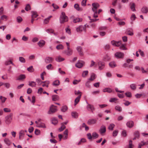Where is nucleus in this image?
Masks as SVG:
<instances>
[{
    "mask_svg": "<svg viewBox=\"0 0 148 148\" xmlns=\"http://www.w3.org/2000/svg\"><path fill=\"white\" fill-rule=\"evenodd\" d=\"M109 65L112 68H114L116 66L115 62L114 61L110 62L109 63Z\"/></svg>",
    "mask_w": 148,
    "mask_h": 148,
    "instance_id": "obj_25",
    "label": "nucleus"
},
{
    "mask_svg": "<svg viewBox=\"0 0 148 148\" xmlns=\"http://www.w3.org/2000/svg\"><path fill=\"white\" fill-rule=\"evenodd\" d=\"M125 95L127 97H131L132 96L131 93L129 91L125 92Z\"/></svg>",
    "mask_w": 148,
    "mask_h": 148,
    "instance_id": "obj_46",
    "label": "nucleus"
},
{
    "mask_svg": "<svg viewBox=\"0 0 148 148\" xmlns=\"http://www.w3.org/2000/svg\"><path fill=\"white\" fill-rule=\"evenodd\" d=\"M114 56L117 59L123 58L124 54L121 52H117L116 53Z\"/></svg>",
    "mask_w": 148,
    "mask_h": 148,
    "instance_id": "obj_4",
    "label": "nucleus"
},
{
    "mask_svg": "<svg viewBox=\"0 0 148 148\" xmlns=\"http://www.w3.org/2000/svg\"><path fill=\"white\" fill-rule=\"evenodd\" d=\"M97 121V120L95 119H92L88 120L87 123L88 125H92L95 124Z\"/></svg>",
    "mask_w": 148,
    "mask_h": 148,
    "instance_id": "obj_11",
    "label": "nucleus"
},
{
    "mask_svg": "<svg viewBox=\"0 0 148 148\" xmlns=\"http://www.w3.org/2000/svg\"><path fill=\"white\" fill-rule=\"evenodd\" d=\"M115 126V125L113 123L111 124L108 127V129L109 130H112Z\"/></svg>",
    "mask_w": 148,
    "mask_h": 148,
    "instance_id": "obj_43",
    "label": "nucleus"
},
{
    "mask_svg": "<svg viewBox=\"0 0 148 148\" xmlns=\"http://www.w3.org/2000/svg\"><path fill=\"white\" fill-rule=\"evenodd\" d=\"M127 34L130 36H133L134 35L133 30L132 29H127Z\"/></svg>",
    "mask_w": 148,
    "mask_h": 148,
    "instance_id": "obj_18",
    "label": "nucleus"
},
{
    "mask_svg": "<svg viewBox=\"0 0 148 148\" xmlns=\"http://www.w3.org/2000/svg\"><path fill=\"white\" fill-rule=\"evenodd\" d=\"M4 142L8 146H10L12 143L11 141L8 138H5V139Z\"/></svg>",
    "mask_w": 148,
    "mask_h": 148,
    "instance_id": "obj_20",
    "label": "nucleus"
},
{
    "mask_svg": "<svg viewBox=\"0 0 148 148\" xmlns=\"http://www.w3.org/2000/svg\"><path fill=\"white\" fill-rule=\"evenodd\" d=\"M7 18L8 16L5 15H3L1 17V18L2 20H4L5 19L6 20H7Z\"/></svg>",
    "mask_w": 148,
    "mask_h": 148,
    "instance_id": "obj_58",
    "label": "nucleus"
},
{
    "mask_svg": "<svg viewBox=\"0 0 148 148\" xmlns=\"http://www.w3.org/2000/svg\"><path fill=\"white\" fill-rule=\"evenodd\" d=\"M80 81V80H77L76 79H74L73 82V83L74 85H76Z\"/></svg>",
    "mask_w": 148,
    "mask_h": 148,
    "instance_id": "obj_56",
    "label": "nucleus"
},
{
    "mask_svg": "<svg viewBox=\"0 0 148 148\" xmlns=\"http://www.w3.org/2000/svg\"><path fill=\"white\" fill-rule=\"evenodd\" d=\"M19 60L20 62L22 63H25V58L22 57H20L19 58Z\"/></svg>",
    "mask_w": 148,
    "mask_h": 148,
    "instance_id": "obj_47",
    "label": "nucleus"
},
{
    "mask_svg": "<svg viewBox=\"0 0 148 148\" xmlns=\"http://www.w3.org/2000/svg\"><path fill=\"white\" fill-rule=\"evenodd\" d=\"M141 143L142 144H141L140 143H139L138 144V148H141L142 146L145 145V143H144V142L143 141H142Z\"/></svg>",
    "mask_w": 148,
    "mask_h": 148,
    "instance_id": "obj_60",
    "label": "nucleus"
},
{
    "mask_svg": "<svg viewBox=\"0 0 148 148\" xmlns=\"http://www.w3.org/2000/svg\"><path fill=\"white\" fill-rule=\"evenodd\" d=\"M141 11L143 13L147 14L148 12V8L144 6L142 8Z\"/></svg>",
    "mask_w": 148,
    "mask_h": 148,
    "instance_id": "obj_14",
    "label": "nucleus"
},
{
    "mask_svg": "<svg viewBox=\"0 0 148 148\" xmlns=\"http://www.w3.org/2000/svg\"><path fill=\"white\" fill-rule=\"evenodd\" d=\"M87 136L88 137V138L89 140H90L92 138V136H91V134L90 133H88L87 134Z\"/></svg>",
    "mask_w": 148,
    "mask_h": 148,
    "instance_id": "obj_64",
    "label": "nucleus"
},
{
    "mask_svg": "<svg viewBox=\"0 0 148 148\" xmlns=\"http://www.w3.org/2000/svg\"><path fill=\"white\" fill-rule=\"evenodd\" d=\"M25 9L26 11L30 10L31 9V8L30 5L29 4H27Z\"/></svg>",
    "mask_w": 148,
    "mask_h": 148,
    "instance_id": "obj_44",
    "label": "nucleus"
},
{
    "mask_svg": "<svg viewBox=\"0 0 148 148\" xmlns=\"http://www.w3.org/2000/svg\"><path fill=\"white\" fill-rule=\"evenodd\" d=\"M38 127H42V128H45L46 127L45 124L43 123H40L38 124Z\"/></svg>",
    "mask_w": 148,
    "mask_h": 148,
    "instance_id": "obj_50",
    "label": "nucleus"
},
{
    "mask_svg": "<svg viewBox=\"0 0 148 148\" xmlns=\"http://www.w3.org/2000/svg\"><path fill=\"white\" fill-rule=\"evenodd\" d=\"M126 125L130 128H132L134 125V123L133 121H130L127 122Z\"/></svg>",
    "mask_w": 148,
    "mask_h": 148,
    "instance_id": "obj_13",
    "label": "nucleus"
},
{
    "mask_svg": "<svg viewBox=\"0 0 148 148\" xmlns=\"http://www.w3.org/2000/svg\"><path fill=\"white\" fill-rule=\"evenodd\" d=\"M98 65L99 66L98 69L99 70L103 69L105 66V64L103 62L99 61L98 63Z\"/></svg>",
    "mask_w": 148,
    "mask_h": 148,
    "instance_id": "obj_6",
    "label": "nucleus"
},
{
    "mask_svg": "<svg viewBox=\"0 0 148 148\" xmlns=\"http://www.w3.org/2000/svg\"><path fill=\"white\" fill-rule=\"evenodd\" d=\"M26 77L25 76L24 74L20 75L16 79L17 80H21L25 79Z\"/></svg>",
    "mask_w": 148,
    "mask_h": 148,
    "instance_id": "obj_26",
    "label": "nucleus"
},
{
    "mask_svg": "<svg viewBox=\"0 0 148 148\" xmlns=\"http://www.w3.org/2000/svg\"><path fill=\"white\" fill-rule=\"evenodd\" d=\"M64 58H62L60 56H58L56 58V60L58 62H60L64 61Z\"/></svg>",
    "mask_w": 148,
    "mask_h": 148,
    "instance_id": "obj_22",
    "label": "nucleus"
},
{
    "mask_svg": "<svg viewBox=\"0 0 148 148\" xmlns=\"http://www.w3.org/2000/svg\"><path fill=\"white\" fill-rule=\"evenodd\" d=\"M17 21L18 23H20L22 21V18L21 16H18L16 18Z\"/></svg>",
    "mask_w": 148,
    "mask_h": 148,
    "instance_id": "obj_52",
    "label": "nucleus"
},
{
    "mask_svg": "<svg viewBox=\"0 0 148 148\" xmlns=\"http://www.w3.org/2000/svg\"><path fill=\"white\" fill-rule=\"evenodd\" d=\"M56 48L58 50L62 49L64 48V46L60 44L56 47Z\"/></svg>",
    "mask_w": 148,
    "mask_h": 148,
    "instance_id": "obj_40",
    "label": "nucleus"
},
{
    "mask_svg": "<svg viewBox=\"0 0 148 148\" xmlns=\"http://www.w3.org/2000/svg\"><path fill=\"white\" fill-rule=\"evenodd\" d=\"M81 95H80L77 97L75 100L74 105L76 106V105L79 102L80 99L81 97Z\"/></svg>",
    "mask_w": 148,
    "mask_h": 148,
    "instance_id": "obj_17",
    "label": "nucleus"
},
{
    "mask_svg": "<svg viewBox=\"0 0 148 148\" xmlns=\"http://www.w3.org/2000/svg\"><path fill=\"white\" fill-rule=\"evenodd\" d=\"M84 63V61L79 60L77 64H76L75 66L79 68H80L82 67L83 64Z\"/></svg>",
    "mask_w": 148,
    "mask_h": 148,
    "instance_id": "obj_7",
    "label": "nucleus"
},
{
    "mask_svg": "<svg viewBox=\"0 0 148 148\" xmlns=\"http://www.w3.org/2000/svg\"><path fill=\"white\" fill-rule=\"evenodd\" d=\"M76 49L79 54L80 55H82L83 53L82 51V47L81 46H79L77 47Z\"/></svg>",
    "mask_w": 148,
    "mask_h": 148,
    "instance_id": "obj_19",
    "label": "nucleus"
},
{
    "mask_svg": "<svg viewBox=\"0 0 148 148\" xmlns=\"http://www.w3.org/2000/svg\"><path fill=\"white\" fill-rule=\"evenodd\" d=\"M65 126L63 124V123H62V126L60 128H59V130L60 132H61L64 129H65Z\"/></svg>",
    "mask_w": 148,
    "mask_h": 148,
    "instance_id": "obj_42",
    "label": "nucleus"
},
{
    "mask_svg": "<svg viewBox=\"0 0 148 148\" xmlns=\"http://www.w3.org/2000/svg\"><path fill=\"white\" fill-rule=\"evenodd\" d=\"M68 109V108L67 106H63L61 109V110L63 112H65Z\"/></svg>",
    "mask_w": 148,
    "mask_h": 148,
    "instance_id": "obj_32",
    "label": "nucleus"
},
{
    "mask_svg": "<svg viewBox=\"0 0 148 148\" xmlns=\"http://www.w3.org/2000/svg\"><path fill=\"white\" fill-rule=\"evenodd\" d=\"M118 133V130H115L112 133V135L113 136H117Z\"/></svg>",
    "mask_w": 148,
    "mask_h": 148,
    "instance_id": "obj_51",
    "label": "nucleus"
},
{
    "mask_svg": "<svg viewBox=\"0 0 148 148\" xmlns=\"http://www.w3.org/2000/svg\"><path fill=\"white\" fill-rule=\"evenodd\" d=\"M31 13H32V18L33 17L35 18H36L38 16V15L36 11H32Z\"/></svg>",
    "mask_w": 148,
    "mask_h": 148,
    "instance_id": "obj_23",
    "label": "nucleus"
},
{
    "mask_svg": "<svg viewBox=\"0 0 148 148\" xmlns=\"http://www.w3.org/2000/svg\"><path fill=\"white\" fill-rule=\"evenodd\" d=\"M63 53L68 56H70L72 54L73 50L71 49H67V50L64 51Z\"/></svg>",
    "mask_w": 148,
    "mask_h": 148,
    "instance_id": "obj_12",
    "label": "nucleus"
},
{
    "mask_svg": "<svg viewBox=\"0 0 148 148\" xmlns=\"http://www.w3.org/2000/svg\"><path fill=\"white\" fill-rule=\"evenodd\" d=\"M92 138L96 139L99 137V135L96 132H93L92 134Z\"/></svg>",
    "mask_w": 148,
    "mask_h": 148,
    "instance_id": "obj_33",
    "label": "nucleus"
},
{
    "mask_svg": "<svg viewBox=\"0 0 148 148\" xmlns=\"http://www.w3.org/2000/svg\"><path fill=\"white\" fill-rule=\"evenodd\" d=\"M25 134L24 131L23 130H21L19 133V138L20 140H21L23 139L25 135Z\"/></svg>",
    "mask_w": 148,
    "mask_h": 148,
    "instance_id": "obj_10",
    "label": "nucleus"
},
{
    "mask_svg": "<svg viewBox=\"0 0 148 148\" xmlns=\"http://www.w3.org/2000/svg\"><path fill=\"white\" fill-rule=\"evenodd\" d=\"M135 5L134 3H132L131 5L130 8L133 11H136L135 9Z\"/></svg>",
    "mask_w": 148,
    "mask_h": 148,
    "instance_id": "obj_41",
    "label": "nucleus"
},
{
    "mask_svg": "<svg viewBox=\"0 0 148 148\" xmlns=\"http://www.w3.org/2000/svg\"><path fill=\"white\" fill-rule=\"evenodd\" d=\"M92 6L93 7L97 9L99 8V5L98 3H93L92 4Z\"/></svg>",
    "mask_w": 148,
    "mask_h": 148,
    "instance_id": "obj_30",
    "label": "nucleus"
},
{
    "mask_svg": "<svg viewBox=\"0 0 148 148\" xmlns=\"http://www.w3.org/2000/svg\"><path fill=\"white\" fill-rule=\"evenodd\" d=\"M27 70L30 72H32L34 71V69L32 66H31L27 68Z\"/></svg>",
    "mask_w": 148,
    "mask_h": 148,
    "instance_id": "obj_45",
    "label": "nucleus"
},
{
    "mask_svg": "<svg viewBox=\"0 0 148 148\" xmlns=\"http://www.w3.org/2000/svg\"><path fill=\"white\" fill-rule=\"evenodd\" d=\"M74 7L77 11H81L82 10V8L79 7L78 4H75L74 5Z\"/></svg>",
    "mask_w": 148,
    "mask_h": 148,
    "instance_id": "obj_21",
    "label": "nucleus"
},
{
    "mask_svg": "<svg viewBox=\"0 0 148 148\" xmlns=\"http://www.w3.org/2000/svg\"><path fill=\"white\" fill-rule=\"evenodd\" d=\"M136 18V17L135 14H133L130 17V19L132 21H134Z\"/></svg>",
    "mask_w": 148,
    "mask_h": 148,
    "instance_id": "obj_53",
    "label": "nucleus"
},
{
    "mask_svg": "<svg viewBox=\"0 0 148 148\" xmlns=\"http://www.w3.org/2000/svg\"><path fill=\"white\" fill-rule=\"evenodd\" d=\"M130 87L131 89L133 90H136V85L134 84H132L130 85Z\"/></svg>",
    "mask_w": 148,
    "mask_h": 148,
    "instance_id": "obj_28",
    "label": "nucleus"
},
{
    "mask_svg": "<svg viewBox=\"0 0 148 148\" xmlns=\"http://www.w3.org/2000/svg\"><path fill=\"white\" fill-rule=\"evenodd\" d=\"M58 121L55 118H54L52 120V123L54 125H56Z\"/></svg>",
    "mask_w": 148,
    "mask_h": 148,
    "instance_id": "obj_48",
    "label": "nucleus"
},
{
    "mask_svg": "<svg viewBox=\"0 0 148 148\" xmlns=\"http://www.w3.org/2000/svg\"><path fill=\"white\" fill-rule=\"evenodd\" d=\"M13 64L11 60L7 61L5 62V64L6 65H8L10 64Z\"/></svg>",
    "mask_w": 148,
    "mask_h": 148,
    "instance_id": "obj_62",
    "label": "nucleus"
},
{
    "mask_svg": "<svg viewBox=\"0 0 148 148\" xmlns=\"http://www.w3.org/2000/svg\"><path fill=\"white\" fill-rule=\"evenodd\" d=\"M57 111V109L56 106L52 105L50 107L49 110L48 112V114H52Z\"/></svg>",
    "mask_w": 148,
    "mask_h": 148,
    "instance_id": "obj_5",
    "label": "nucleus"
},
{
    "mask_svg": "<svg viewBox=\"0 0 148 148\" xmlns=\"http://www.w3.org/2000/svg\"><path fill=\"white\" fill-rule=\"evenodd\" d=\"M120 49L122 50H126L127 49V48L125 47L124 45H122L120 47Z\"/></svg>",
    "mask_w": 148,
    "mask_h": 148,
    "instance_id": "obj_49",
    "label": "nucleus"
},
{
    "mask_svg": "<svg viewBox=\"0 0 148 148\" xmlns=\"http://www.w3.org/2000/svg\"><path fill=\"white\" fill-rule=\"evenodd\" d=\"M134 136H136L137 138H138L139 137V133L138 131H136L134 133Z\"/></svg>",
    "mask_w": 148,
    "mask_h": 148,
    "instance_id": "obj_35",
    "label": "nucleus"
},
{
    "mask_svg": "<svg viewBox=\"0 0 148 148\" xmlns=\"http://www.w3.org/2000/svg\"><path fill=\"white\" fill-rule=\"evenodd\" d=\"M29 85L32 87H35L36 86V84L35 82L34 81L29 82Z\"/></svg>",
    "mask_w": 148,
    "mask_h": 148,
    "instance_id": "obj_37",
    "label": "nucleus"
},
{
    "mask_svg": "<svg viewBox=\"0 0 148 148\" xmlns=\"http://www.w3.org/2000/svg\"><path fill=\"white\" fill-rule=\"evenodd\" d=\"M96 78V75L94 73L91 74L89 80L91 81H93Z\"/></svg>",
    "mask_w": 148,
    "mask_h": 148,
    "instance_id": "obj_29",
    "label": "nucleus"
},
{
    "mask_svg": "<svg viewBox=\"0 0 148 148\" xmlns=\"http://www.w3.org/2000/svg\"><path fill=\"white\" fill-rule=\"evenodd\" d=\"M71 114L72 117L76 119L78 117V114L76 112H71Z\"/></svg>",
    "mask_w": 148,
    "mask_h": 148,
    "instance_id": "obj_24",
    "label": "nucleus"
},
{
    "mask_svg": "<svg viewBox=\"0 0 148 148\" xmlns=\"http://www.w3.org/2000/svg\"><path fill=\"white\" fill-rule=\"evenodd\" d=\"M12 113H11L5 117V122L7 124H9L10 123L12 119Z\"/></svg>",
    "mask_w": 148,
    "mask_h": 148,
    "instance_id": "obj_2",
    "label": "nucleus"
},
{
    "mask_svg": "<svg viewBox=\"0 0 148 148\" xmlns=\"http://www.w3.org/2000/svg\"><path fill=\"white\" fill-rule=\"evenodd\" d=\"M40 132V131L39 130L37 129H36L35 130V131L34 133L35 134H36L37 135H38L39 134Z\"/></svg>",
    "mask_w": 148,
    "mask_h": 148,
    "instance_id": "obj_63",
    "label": "nucleus"
},
{
    "mask_svg": "<svg viewBox=\"0 0 148 148\" xmlns=\"http://www.w3.org/2000/svg\"><path fill=\"white\" fill-rule=\"evenodd\" d=\"M53 60V58L50 57H46L45 59V62L47 64L51 63Z\"/></svg>",
    "mask_w": 148,
    "mask_h": 148,
    "instance_id": "obj_9",
    "label": "nucleus"
},
{
    "mask_svg": "<svg viewBox=\"0 0 148 148\" xmlns=\"http://www.w3.org/2000/svg\"><path fill=\"white\" fill-rule=\"evenodd\" d=\"M111 44L113 46L119 47L121 44V41H116L113 40L111 41Z\"/></svg>",
    "mask_w": 148,
    "mask_h": 148,
    "instance_id": "obj_8",
    "label": "nucleus"
},
{
    "mask_svg": "<svg viewBox=\"0 0 148 148\" xmlns=\"http://www.w3.org/2000/svg\"><path fill=\"white\" fill-rule=\"evenodd\" d=\"M87 0H83L81 2V5L82 6H85L86 5Z\"/></svg>",
    "mask_w": 148,
    "mask_h": 148,
    "instance_id": "obj_57",
    "label": "nucleus"
},
{
    "mask_svg": "<svg viewBox=\"0 0 148 148\" xmlns=\"http://www.w3.org/2000/svg\"><path fill=\"white\" fill-rule=\"evenodd\" d=\"M88 71H84L82 74V76L83 77H85L88 74Z\"/></svg>",
    "mask_w": 148,
    "mask_h": 148,
    "instance_id": "obj_54",
    "label": "nucleus"
},
{
    "mask_svg": "<svg viewBox=\"0 0 148 148\" xmlns=\"http://www.w3.org/2000/svg\"><path fill=\"white\" fill-rule=\"evenodd\" d=\"M0 99L2 103H4L7 99V98L2 96H0Z\"/></svg>",
    "mask_w": 148,
    "mask_h": 148,
    "instance_id": "obj_38",
    "label": "nucleus"
},
{
    "mask_svg": "<svg viewBox=\"0 0 148 148\" xmlns=\"http://www.w3.org/2000/svg\"><path fill=\"white\" fill-rule=\"evenodd\" d=\"M60 84V82L59 80H57L53 82V85L54 86H56L59 85Z\"/></svg>",
    "mask_w": 148,
    "mask_h": 148,
    "instance_id": "obj_27",
    "label": "nucleus"
},
{
    "mask_svg": "<svg viewBox=\"0 0 148 148\" xmlns=\"http://www.w3.org/2000/svg\"><path fill=\"white\" fill-rule=\"evenodd\" d=\"M103 91L104 92H107L108 93H110L112 92L111 89L109 88H106L103 90Z\"/></svg>",
    "mask_w": 148,
    "mask_h": 148,
    "instance_id": "obj_34",
    "label": "nucleus"
},
{
    "mask_svg": "<svg viewBox=\"0 0 148 148\" xmlns=\"http://www.w3.org/2000/svg\"><path fill=\"white\" fill-rule=\"evenodd\" d=\"M81 92L79 90L77 91L75 90L74 91L75 94L76 95H81Z\"/></svg>",
    "mask_w": 148,
    "mask_h": 148,
    "instance_id": "obj_59",
    "label": "nucleus"
},
{
    "mask_svg": "<svg viewBox=\"0 0 148 148\" xmlns=\"http://www.w3.org/2000/svg\"><path fill=\"white\" fill-rule=\"evenodd\" d=\"M99 132L101 134H102L105 132H106V128L105 126L104 125H102L101 127Z\"/></svg>",
    "mask_w": 148,
    "mask_h": 148,
    "instance_id": "obj_15",
    "label": "nucleus"
},
{
    "mask_svg": "<svg viewBox=\"0 0 148 148\" xmlns=\"http://www.w3.org/2000/svg\"><path fill=\"white\" fill-rule=\"evenodd\" d=\"M3 111L6 112H11V110L10 108H5L3 109Z\"/></svg>",
    "mask_w": 148,
    "mask_h": 148,
    "instance_id": "obj_61",
    "label": "nucleus"
},
{
    "mask_svg": "<svg viewBox=\"0 0 148 148\" xmlns=\"http://www.w3.org/2000/svg\"><path fill=\"white\" fill-rule=\"evenodd\" d=\"M86 25H85L84 26L80 25L76 28V30L78 32H81L84 31H86Z\"/></svg>",
    "mask_w": 148,
    "mask_h": 148,
    "instance_id": "obj_3",
    "label": "nucleus"
},
{
    "mask_svg": "<svg viewBox=\"0 0 148 148\" xmlns=\"http://www.w3.org/2000/svg\"><path fill=\"white\" fill-rule=\"evenodd\" d=\"M115 109L116 110H117L119 112H121L122 111L121 107L118 105L115 106Z\"/></svg>",
    "mask_w": 148,
    "mask_h": 148,
    "instance_id": "obj_39",
    "label": "nucleus"
},
{
    "mask_svg": "<svg viewBox=\"0 0 148 148\" xmlns=\"http://www.w3.org/2000/svg\"><path fill=\"white\" fill-rule=\"evenodd\" d=\"M45 41L43 40H40L38 43V46L41 47H42L45 45Z\"/></svg>",
    "mask_w": 148,
    "mask_h": 148,
    "instance_id": "obj_16",
    "label": "nucleus"
},
{
    "mask_svg": "<svg viewBox=\"0 0 148 148\" xmlns=\"http://www.w3.org/2000/svg\"><path fill=\"white\" fill-rule=\"evenodd\" d=\"M132 141L131 140H130L129 141V148H133L132 147L134 145H132Z\"/></svg>",
    "mask_w": 148,
    "mask_h": 148,
    "instance_id": "obj_55",
    "label": "nucleus"
},
{
    "mask_svg": "<svg viewBox=\"0 0 148 148\" xmlns=\"http://www.w3.org/2000/svg\"><path fill=\"white\" fill-rule=\"evenodd\" d=\"M52 100L53 101H56L59 99V97L57 95H53L52 96Z\"/></svg>",
    "mask_w": 148,
    "mask_h": 148,
    "instance_id": "obj_31",
    "label": "nucleus"
},
{
    "mask_svg": "<svg viewBox=\"0 0 148 148\" xmlns=\"http://www.w3.org/2000/svg\"><path fill=\"white\" fill-rule=\"evenodd\" d=\"M68 20V17L65 15V12H62L60 18V23H63L67 22Z\"/></svg>",
    "mask_w": 148,
    "mask_h": 148,
    "instance_id": "obj_1",
    "label": "nucleus"
},
{
    "mask_svg": "<svg viewBox=\"0 0 148 148\" xmlns=\"http://www.w3.org/2000/svg\"><path fill=\"white\" fill-rule=\"evenodd\" d=\"M82 21V19L81 18H77L75 19H73V22L74 23H76L77 22H79L80 21Z\"/></svg>",
    "mask_w": 148,
    "mask_h": 148,
    "instance_id": "obj_36",
    "label": "nucleus"
}]
</instances>
